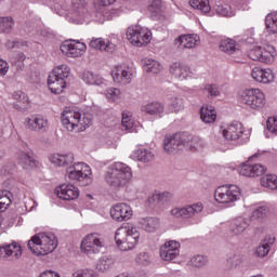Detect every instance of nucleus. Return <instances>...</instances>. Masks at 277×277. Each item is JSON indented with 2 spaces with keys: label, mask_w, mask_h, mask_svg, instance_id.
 <instances>
[{
  "label": "nucleus",
  "mask_w": 277,
  "mask_h": 277,
  "mask_svg": "<svg viewBox=\"0 0 277 277\" xmlns=\"http://www.w3.org/2000/svg\"><path fill=\"white\" fill-rule=\"evenodd\" d=\"M49 159L57 168H67L66 176L69 181L79 183L82 187L92 183V169L84 162H75V154H54Z\"/></svg>",
  "instance_id": "1"
},
{
  "label": "nucleus",
  "mask_w": 277,
  "mask_h": 277,
  "mask_svg": "<svg viewBox=\"0 0 277 277\" xmlns=\"http://www.w3.org/2000/svg\"><path fill=\"white\" fill-rule=\"evenodd\" d=\"M132 179L133 171L124 162H114L107 168L104 174L106 185L116 192L122 189V187H127Z\"/></svg>",
  "instance_id": "2"
},
{
  "label": "nucleus",
  "mask_w": 277,
  "mask_h": 277,
  "mask_svg": "<svg viewBox=\"0 0 277 277\" xmlns=\"http://www.w3.org/2000/svg\"><path fill=\"white\" fill-rule=\"evenodd\" d=\"M202 142L200 137L192 136L186 132L169 134L163 140V149L168 155H176L183 148H198Z\"/></svg>",
  "instance_id": "3"
},
{
  "label": "nucleus",
  "mask_w": 277,
  "mask_h": 277,
  "mask_svg": "<svg viewBox=\"0 0 277 277\" xmlns=\"http://www.w3.org/2000/svg\"><path fill=\"white\" fill-rule=\"evenodd\" d=\"M61 118L63 127L71 133H79L85 131L88 127H92V114L90 113L81 115L72 108H65Z\"/></svg>",
  "instance_id": "4"
},
{
  "label": "nucleus",
  "mask_w": 277,
  "mask_h": 277,
  "mask_svg": "<svg viewBox=\"0 0 277 277\" xmlns=\"http://www.w3.org/2000/svg\"><path fill=\"white\" fill-rule=\"evenodd\" d=\"M57 248V237L55 234L39 233L32 236L28 241V249L36 256H47L55 252Z\"/></svg>",
  "instance_id": "5"
},
{
  "label": "nucleus",
  "mask_w": 277,
  "mask_h": 277,
  "mask_svg": "<svg viewBox=\"0 0 277 277\" xmlns=\"http://www.w3.org/2000/svg\"><path fill=\"white\" fill-rule=\"evenodd\" d=\"M115 241L121 252L133 250L140 241V229L132 224L122 225L116 230Z\"/></svg>",
  "instance_id": "6"
},
{
  "label": "nucleus",
  "mask_w": 277,
  "mask_h": 277,
  "mask_svg": "<svg viewBox=\"0 0 277 277\" xmlns=\"http://www.w3.org/2000/svg\"><path fill=\"white\" fill-rule=\"evenodd\" d=\"M238 101L241 105L248 107V109H252V111H261L267 104L265 93L259 88L245 89L241 91Z\"/></svg>",
  "instance_id": "7"
},
{
  "label": "nucleus",
  "mask_w": 277,
  "mask_h": 277,
  "mask_svg": "<svg viewBox=\"0 0 277 277\" xmlns=\"http://www.w3.org/2000/svg\"><path fill=\"white\" fill-rule=\"evenodd\" d=\"M241 199V188L235 184L219 186L214 192V200L219 205L233 207L237 200Z\"/></svg>",
  "instance_id": "8"
},
{
  "label": "nucleus",
  "mask_w": 277,
  "mask_h": 277,
  "mask_svg": "<svg viewBox=\"0 0 277 277\" xmlns=\"http://www.w3.org/2000/svg\"><path fill=\"white\" fill-rule=\"evenodd\" d=\"M127 40L133 47H146L153 40V31L140 25L130 26L127 29Z\"/></svg>",
  "instance_id": "9"
},
{
  "label": "nucleus",
  "mask_w": 277,
  "mask_h": 277,
  "mask_svg": "<svg viewBox=\"0 0 277 277\" xmlns=\"http://www.w3.org/2000/svg\"><path fill=\"white\" fill-rule=\"evenodd\" d=\"M102 248H105V238L102 234L91 233L83 237L80 250L87 256H92V254H98Z\"/></svg>",
  "instance_id": "10"
},
{
  "label": "nucleus",
  "mask_w": 277,
  "mask_h": 277,
  "mask_svg": "<svg viewBox=\"0 0 277 277\" xmlns=\"http://www.w3.org/2000/svg\"><path fill=\"white\" fill-rule=\"evenodd\" d=\"M249 57L253 62H262L263 64H272L276 57V49L272 45L253 47L249 51Z\"/></svg>",
  "instance_id": "11"
},
{
  "label": "nucleus",
  "mask_w": 277,
  "mask_h": 277,
  "mask_svg": "<svg viewBox=\"0 0 277 277\" xmlns=\"http://www.w3.org/2000/svg\"><path fill=\"white\" fill-rule=\"evenodd\" d=\"M205 209V206L202 202H196L193 205H186L182 208H173L170 211V214L172 217H175L176 220H192V217H196L198 213H202V210Z\"/></svg>",
  "instance_id": "12"
},
{
  "label": "nucleus",
  "mask_w": 277,
  "mask_h": 277,
  "mask_svg": "<svg viewBox=\"0 0 277 277\" xmlns=\"http://www.w3.org/2000/svg\"><path fill=\"white\" fill-rule=\"evenodd\" d=\"M133 67L127 65H117L111 70L113 81L117 85H129L133 81Z\"/></svg>",
  "instance_id": "13"
},
{
  "label": "nucleus",
  "mask_w": 277,
  "mask_h": 277,
  "mask_svg": "<svg viewBox=\"0 0 277 277\" xmlns=\"http://www.w3.org/2000/svg\"><path fill=\"white\" fill-rule=\"evenodd\" d=\"M87 45L77 40H67L61 44V52L66 57H81L85 53Z\"/></svg>",
  "instance_id": "14"
},
{
  "label": "nucleus",
  "mask_w": 277,
  "mask_h": 277,
  "mask_svg": "<svg viewBox=\"0 0 277 277\" xmlns=\"http://www.w3.org/2000/svg\"><path fill=\"white\" fill-rule=\"evenodd\" d=\"M246 129L243 124L239 121H235L227 127H221L220 133L221 135L227 140V142H237V140H241L243 136Z\"/></svg>",
  "instance_id": "15"
},
{
  "label": "nucleus",
  "mask_w": 277,
  "mask_h": 277,
  "mask_svg": "<svg viewBox=\"0 0 277 277\" xmlns=\"http://www.w3.org/2000/svg\"><path fill=\"white\" fill-rule=\"evenodd\" d=\"M238 174L240 176H247L248 179H254L256 176H263L265 172H267V168L265 166L255 163L252 164L250 161L243 162L237 168Z\"/></svg>",
  "instance_id": "16"
},
{
  "label": "nucleus",
  "mask_w": 277,
  "mask_h": 277,
  "mask_svg": "<svg viewBox=\"0 0 277 277\" xmlns=\"http://www.w3.org/2000/svg\"><path fill=\"white\" fill-rule=\"evenodd\" d=\"M110 217L116 222H127V220L133 217V209L129 203H117L110 209Z\"/></svg>",
  "instance_id": "17"
},
{
  "label": "nucleus",
  "mask_w": 277,
  "mask_h": 277,
  "mask_svg": "<svg viewBox=\"0 0 277 277\" xmlns=\"http://www.w3.org/2000/svg\"><path fill=\"white\" fill-rule=\"evenodd\" d=\"M180 248L181 243H179V241H167L160 247V258L162 259V261H174V259H176V256H179V254L181 253Z\"/></svg>",
  "instance_id": "18"
},
{
  "label": "nucleus",
  "mask_w": 277,
  "mask_h": 277,
  "mask_svg": "<svg viewBox=\"0 0 277 277\" xmlns=\"http://www.w3.org/2000/svg\"><path fill=\"white\" fill-rule=\"evenodd\" d=\"M23 255L21 245L16 242L4 243L0 246V259H9V261H16Z\"/></svg>",
  "instance_id": "19"
},
{
  "label": "nucleus",
  "mask_w": 277,
  "mask_h": 277,
  "mask_svg": "<svg viewBox=\"0 0 277 277\" xmlns=\"http://www.w3.org/2000/svg\"><path fill=\"white\" fill-rule=\"evenodd\" d=\"M251 77L256 81L258 83H273L274 79H276V75L274 74V70L267 68L263 69L261 67H254L251 71Z\"/></svg>",
  "instance_id": "20"
},
{
  "label": "nucleus",
  "mask_w": 277,
  "mask_h": 277,
  "mask_svg": "<svg viewBox=\"0 0 277 277\" xmlns=\"http://www.w3.org/2000/svg\"><path fill=\"white\" fill-rule=\"evenodd\" d=\"M55 192L61 200H77L79 198V188L72 184H63Z\"/></svg>",
  "instance_id": "21"
},
{
  "label": "nucleus",
  "mask_w": 277,
  "mask_h": 277,
  "mask_svg": "<svg viewBox=\"0 0 277 277\" xmlns=\"http://www.w3.org/2000/svg\"><path fill=\"white\" fill-rule=\"evenodd\" d=\"M72 8V17L81 23L85 21V18L90 17V13H88V2L85 0H71Z\"/></svg>",
  "instance_id": "22"
},
{
  "label": "nucleus",
  "mask_w": 277,
  "mask_h": 277,
  "mask_svg": "<svg viewBox=\"0 0 277 277\" xmlns=\"http://www.w3.org/2000/svg\"><path fill=\"white\" fill-rule=\"evenodd\" d=\"M249 226L250 223L243 217L232 219L228 223L227 233L230 237H235V235H243Z\"/></svg>",
  "instance_id": "23"
},
{
  "label": "nucleus",
  "mask_w": 277,
  "mask_h": 277,
  "mask_svg": "<svg viewBox=\"0 0 277 277\" xmlns=\"http://www.w3.org/2000/svg\"><path fill=\"white\" fill-rule=\"evenodd\" d=\"M25 124L29 131H47L49 129V120L40 115L26 118Z\"/></svg>",
  "instance_id": "24"
},
{
  "label": "nucleus",
  "mask_w": 277,
  "mask_h": 277,
  "mask_svg": "<svg viewBox=\"0 0 277 277\" xmlns=\"http://www.w3.org/2000/svg\"><path fill=\"white\" fill-rule=\"evenodd\" d=\"M170 74L175 77V79H180V81L192 79V68L183 63H173L170 66Z\"/></svg>",
  "instance_id": "25"
},
{
  "label": "nucleus",
  "mask_w": 277,
  "mask_h": 277,
  "mask_svg": "<svg viewBox=\"0 0 277 277\" xmlns=\"http://www.w3.org/2000/svg\"><path fill=\"white\" fill-rule=\"evenodd\" d=\"M177 49H195L200 44V36L198 35H182L174 40Z\"/></svg>",
  "instance_id": "26"
},
{
  "label": "nucleus",
  "mask_w": 277,
  "mask_h": 277,
  "mask_svg": "<svg viewBox=\"0 0 277 277\" xmlns=\"http://www.w3.org/2000/svg\"><path fill=\"white\" fill-rule=\"evenodd\" d=\"M275 241L276 238H274V236H265L260 245L255 248V256H259V259H265V256L269 254V250H272V246H274Z\"/></svg>",
  "instance_id": "27"
},
{
  "label": "nucleus",
  "mask_w": 277,
  "mask_h": 277,
  "mask_svg": "<svg viewBox=\"0 0 277 277\" xmlns=\"http://www.w3.org/2000/svg\"><path fill=\"white\" fill-rule=\"evenodd\" d=\"M143 114L154 116L155 118H163L166 106L160 102H150L142 107Z\"/></svg>",
  "instance_id": "28"
},
{
  "label": "nucleus",
  "mask_w": 277,
  "mask_h": 277,
  "mask_svg": "<svg viewBox=\"0 0 277 277\" xmlns=\"http://www.w3.org/2000/svg\"><path fill=\"white\" fill-rule=\"evenodd\" d=\"M82 81H84L87 85H96L97 88H105V85H107V79L92 71H84L82 74Z\"/></svg>",
  "instance_id": "29"
},
{
  "label": "nucleus",
  "mask_w": 277,
  "mask_h": 277,
  "mask_svg": "<svg viewBox=\"0 0 277 277\" xmlns=\"http://www.w3.org/2000/svg\"><path fill=\"white\" fill-rule=\"evenodd\" d=\"M89 47L91 49H95L96 51H107V53H113V51H116V44L105 41L103 38L92 39Z\"/></svg>",
  "instance_id": "30"
},
{
  "label": "nucleus",
  "mask_w": 277,
  "mask_h": 277,
  "mask_svg": "<svg viewBox=\"0 0 277 277\" xmlns=\"http://www.w3.org/2000/svg\"><path fill=\"white\" fill-rule=\"evenodd\" d=\"M133 158L141 163H150V161H155V153L146 147H140L134 150Z\"/></svg>",
  "instance_id": "31"
},
{
  "label": "nucleus",
  "mask_w": 277,
  "mask_h": 277,
  "mask_svg": "<svg viewBox=\"0 0 277 277\" xmlns=\"http://www.w3.org/2000/svg\"><path fill=\"white\" fill-rule=\"evenodd\" d=\"M200 118L202 122H205L206 124L213 123V121L217 119V111H215V107L213 106L201 107Z\"/></svg>",
  "instance_id": "32"
},
{
  "label": "nucleus",
  "mask_w": 277,
  "mask_h": 277,
  "mask_svg": "<svg viewBox=\"0 0 277 277\" xmlns=\"http://www.w3.org/2000/svg\"><path fill=\"white\" fill-rule=\"evenodd\" d=\"M140 226L147 233H155L159 228V219L157 217H143L138 221Z\"/></svg>",
  "instance_id": "33"
},
{
  "label": "nucleus",
  "mask_w": 277,
  "mask_h": 277,
  "mask_svg": "<svg viewBox=\"0 0 277 277\" xmlns=\"http://www.w3.org/2000/svg\"><path fill=\"white\" fill-rule=\"evenodd\" d=\"M116 265V260H114L110 256L103 255L100 258V260L96 263V269L97 272H102L105 274V272H109V269H114V266Z\"/></svg>",
  "instance_id": "34"
},
{
  "label": "nucleus",
  "mask_w": 277,
  "mask_h": 277,
  "mask_svg": "<svg viewBox=\"0 0 277 277\" xmlns=\"http://www.w3.org/2000/svg\"><path fill=\"white\" fill-rule=\"evenodd\" d=\"M17 161L19 166H22L25 170H31V168H36V159L34 156L19 151L17 154Z\"/></svg>",
  "instance_id": "35"
},
{
  "label": "nucleus",
  "mask_w": 277,
  "mask_h": 277,
  "mask_svg": "<svg viewBox=\"0 0 277 277\" xmlns=\"http://www.w3.org/2000/svg\"><path fill=\"white\" fill-rule=\"evenodd\" d=\"M48 87L53 94H62V92H64V88H66V80L58 78L52 79L51 76H49Z\"/></svg>",
  "instance_id": "36"
},
{
  "label": "nucleus",
  "mask_w": 277,
  "mask_h": 277,
  "mask_svg": "<svg viewBox=\"0 0 277 277\" xmlns=\"http://www.w3.org/2000/svg\"><path fill=\"white\" fill-rule=\"evenodd\" d=\"M167 107L171 114H179V111L185 109V102L183 101V97L172 96L169 98Z\"/></svg>",
  "instance_id": "37"
},
{
  "label": "nucleus",
  "mask_w": 277,
  "mask_h": 277,
  "mask_svg": "<svg viewBox=\"0 0 277 277\" xmlns=\"http://www.w3.org/2000/svg\"><path fill=\"white\" fill-rule=\"evenodd\" d=\"M265 28L269 36H274L277 34V12H272L266 15Z\"/></svg>",
  "instance_id": "38"
},
{
  "label": "nucleus",
  "mask_w": 277,
  "mask_h": 277,
  "mask_svg": "<svg viewBox=\"0 0 277 277\" xmlns=\"http://www.w3.org/2000/svg\"><path fill=\"white\" fill-rule=\"evenodd\" d=\"M142 62L143 68L146 72H154L155 75H157V72H161V70H163L161 63L156 60L144 58Z\"/></svg>",
  "instance_id": "39"
},
{
  "label": "nucleus",
  "mask_w": 277,
  "mask_h": 277,
  "mask_svg": "<svg viewBox=\"0 0 277 277\" xmlns=\"http://www.w3.org/2000/svg\"><path fill=\"white\" fill-rule=\"evenodd\" d=\"M70 75V67L67 65H60L55 67L52 72L50 74L51 79H62L66 81Z\"/></svg>",
  "instance_id": "40"
},
{
  "label": "nucleus",
  "mask_w": 277,
  "mask_h": 277,
  "mask_svg": "<svg viewBox=\"0 0 277 277\" xmlns=\"http://www.w3.org/2000/svg\"><path fill=\"white\" fill-rule=\"evenodd\" d=\"M219 49L227 55H233L237 51L235 40L230 38L222 39L219 43Z\"/></svg>",
  "instance_id": "41"
},
{
  "label": "nucleus",
  "mask_w": 277,
  "mask_h": 277,
  "mask_svg": "<svg viewBox=\"0 0 277 277\" xmlns=\"http://www.w3.org/2000/svg\"><path fill=\"white\" fill-rule=\"evenodd\" d=\"M189 5L194 10L201 12V14H209V12H211L209 0H190Z\"/></svg>",
  "instance_id": "42"
},
{
  "label": "nucleus",
  "mask_w": 277,
  "mask_h": 277,
  "mask_svg": "<svg viewBox=\"0 0 277 277\" xmlns=\"http://www.w3.org/2000/svg\"><path fill=\"white\" fill-rule=\"evenodd\" d=\"M105 96L110 103H118L122 98V92L118 88L109 87L105 90Z\"/></svg>",
  "instance_id": "43"
},
{
  "label": "nucleus",
  "mask_w": 277,
  "mask_h": 277,
  "mask_svg": "<svg viewBox=\"0 0 277 277\" xmlns=\"http://www.w3.org/2000/svg\"><path fill=\"white\" fill-rule=\"evenodd\" d=\"M262 187H266V189H277V175L267 174L261 177Z\"/></svg>",
  "instance_id": "44"
},
{
  "label": "nucleus",
  "mask_w": 277,
  "mask_h": 277,
  "mask_svg": "<svg viewBox=\"0 0 277 277\" xmlns=\"http://www.w3.org/2000/svg\"><path fill=\"white\" fill-rule=\"evenodd\" d=\"M172 198V194L169 192L166 193H154L150 197L151 202H156V205H164V202H168Z\"/></svg>",
  "instance_id": "45"
},
{
  "label": "nucleus",
  "mask_w": 277,
  "mask_h": 277,
  "mask_svg": "<svg viewBox=\"0 0 277 277\" xmlns=\"http://www.w3.org/2000/svg\"><path fill=\"white\" fill-rule=\"evenodd\" d=\"M14 28V19L12 17H0V31L10 34Z\"/></svg>",
  "instance_id": "46"
},
{
  "label": "nucleus",
  "mask_w": 277,
  "mask_h": 277,
  "mask_svg": "<svg viewBox=\"0 0 277 277\" xmlns=\"http://www.w3.org/2000/svg\"><path fill=\"white\" fill-rule=\"evenodd\" d=\"M214 12H216L217 16H235V12H233L230 6H226L224 4H215Z\"/></svg>",
  "instance_id": "47"
},
{
  "label": "nucleus",
  "mask_w": 277,
  "mask_h": 277,
  "mask_svg": "<svg viewBox=\"0 0 277 277\" xmlns=\"http://www.w3.org/2000/svg\"><path fill=\"white\" fill-rule=\"evenodd\" d=\"M14 101H17L19 104H16L15 109H22L24 105H27L28 98L23 91H16L13 93Z\"/></svg>",
  "instance_id": "48"
},
{
  "label": "nucleus",
  "mask_w": 277,
  "mask_h": 277,
  "mask_svg": "<svg viewBox=\"0 0 277 277\" xmlns=\"http://www.w3.org/2000/svg\"><path fill=\"white\" fill-rule=\"evenodd\" d=\"M268 213H269V207L259 206L253 210L252 217H254V220H263V217H267Z\"/></svg>",
  "instance_id": "49"
},
{
  "label": "nucleus",
  "mask_w": 277,
  "mask_h": 277,
  "mask_svg": "<svg viewBox=\"0 0 277 277\" xmlns=\"http://www.w3.org/2000/svg\"><path fill=\"white\" fill-rule=\"evenodd\" d=\"M207 261V256L205 255H195L190 259L189 263L193 267H205Z\"/></svg>",
  "instance_id": "50"
},
{
  "label": "nucleus",
  "mask_w": 277,
  "mask_h": 277,
  "mask_svg": "<svg viewBox=\"0 0 277 277\" xmlns=\"http://www.w3.org/2000/svg\"><path fill=\"white\" fill-rule=\"evenodd\" d=\"M266 129L273 135H277V116L268 117L266 121Z\"/></svg>",
  "instance_id": "51"
},
{
  "label": "nucleus",
  "mask_w": 277,
  "mask_h": 277,
  "mask_svg": "<svg viewBox=\"0 0 277 277\" xmlns=\"http://www.w3.org/2000/svg\"><path fill=\"white\" fill-rule=\"evenodd\" d=\"M205 91L208 92L209 98H215V96H220V87H217V84H207L205 87Z\"/></svg>",
  "instance_id": "52"
},
{
  "label": "nucleus",
  "mask_w": 277,
  "mask_h": 277,
  "mask_svg": "<svg viewBox=\"0 0 277 277\" xmlns=\"http://www.w3.org/2000/svg\"><path fill=\"white\" fill-rule=\"evenodd\" d=\"M121 124L126 131H131V128L133 127V120H131L129 114H122Z\"/></svg>",
  "instance_id": "53"
},
{
  "label": "nucleus",
  "mask_w": 277,
  "mask_h": 277,
  "mask_svg": "<svg viewBox=\"0 0 277 277\" xmlns=\"http://www.w3.org/2000/svg\"><path fill=\"white\" fill-rule=\"evenodd\" d=\"M136 262L140 265H148L150 263V255L146 252L140 253L136 258Z\"/></svg>",
  "instance_id": "54"
},
{
  "label": "nucleus",
  "mask_w": 277,
  "mask_h": 277,
  "mask_svg": "<svg viewBox=\"0 0 277 277\" xmlns=\"http://www.w3.org/2000/svg\"><path fill=\"white\" fill-rule=\"evenodd\" d=\"M71 277H94V271H90V269L76 271Z\"/></svg>",
  "instance_id": "55"
},
{
  "label": "nucleus",
  "mask_w": 277,
  "mask_h": 277,
  "mask_svg": "<svg viewBox=\"0 0 277 277\" xmlns=\"http://www.w3.org/2000/svg\"><path fill=\"white\" fill-rule=\"evenodd\" d=\"M116 3V0H94V8L100 10V8H105V5H111Z\"/></svg>",
  "instance_id": "56"
},
{
  "label": "nucleus",
  "mask_w": 277,
  "mask_h": 277,
  "mask_svg": "<svg viewBox=\"0 0 277 277\" xmlns=\"http://www.w3.org/2000/svg\"><path fill=\"white\" fill-rule=\"evenodd\" d=\"M9 70H10V65L8 64V62L0 58V77H5Z\"/></svg>",
  "instance_id": "57"
},
{
  "label": "nucleus",
  "mask_w": 277,
  "mask_h": 277,
  "mask_svg": "<svg viewBox=\"0 0 277 277\" xmlns=\"http://www.w3.org/2000/svg\"><path fill=\"white\" fill-rule=\"evenodd\" d=\"M150 10H151V12H159V10H161V0L153 1L151 5H150Z\"/></svg>",
  "instance_id": "58"
},
{
  "label": "nucleus",
  "mask_w": 277,
  "mask_h": 277,
  "mask_svg": "<svg viewBox=\"0 0 277 277\" xmlns=\"http://www.w3.org/2000/svg\"><path fill=\"white\" fill-rule=\"evenodd\" d=\"M39 277H61L58 273L53 271H45L39 275Z\"/></svg>",
  "instance_id": "59"
},
{
  "label": "nucleus",
  "mask_w": 277,
  "mask_h": 277,
  "mask_svg": "<svg viewBox=\"0 0 277 277\" xmlns=\"http://www.w3.org/2000/svg\"><path fill=\"white\" fill-rule=\"evenodd\" d=\"M228 269H235V254H230L227 259Z\"/></svg>",
  "instance_id": "60"
},
{
  "label": "nucleus",
  "mask_w": 277,
  "mask_h": 277,
  "mask_svg": "<svg viewBox=\"0 0 277 277\" xmlns=\"http://www.w3.org/2000/svg\"><path fill=\"white\" fill-rule=\"evenodd\" d=\"M18 42L16 41H6L5 47L6 49H14V47H17Z\"/></svg>",
  "instance_id": "61"
},
{
  "label": "nucleus",
  "mask_w": 277,
  "mask_h": 277,
  "mask_svg": "<svg viewBox=\"0 0 277 277\" xmlns=\"http://www.w3.org/2000/svg\"><path fill=\"white\" fill-rule=\"evenodd\" d=\"M111 14L113 16H120L122 14V11L120 9H113Z\"/></svg>",
  "instance_id": "62"
},
{
  "label": "nucleus",
  "mask_w": 277,
  "mask_h": 277,
  "mask_svg": "<svg viewBox=\"0 0 277 277\" xmlns=\"http://www.w3.org/2000/svg\"><path fill=\"white\" fill-rule=\"evenodd\" d=\"M18 60H19L21 62L25 61V54H24V53H19V54H18Z\"/></svg>",
  "instance_id": "63"
},
{
  "label": "nucleus",
  "mask_w": 277,
  "mask_h": 277,
  "mask_svg": "<svg viewBox=\"0 0 277 277\" xmlns=\"http://www.w3.org/2000/svg\"><path fill=\"white\" fill-rule=\"evenodd\" d=\"M254 157H259V154H254V155L252 156V159H254Z\"/></svg>",
  "instance_id": "64"
}]
</instances>
